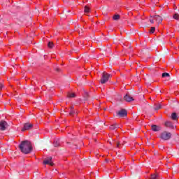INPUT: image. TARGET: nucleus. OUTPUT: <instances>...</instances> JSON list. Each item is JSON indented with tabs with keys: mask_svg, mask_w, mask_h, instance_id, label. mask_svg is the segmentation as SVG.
Returning <instances> with one entry per match:
<instances>
[{
	"mask_svg": "<svg viewBox=\"0 0 179 179\" xmlns=\"http://www.w3.org/2000/svg\"><path fill=\"white\" fill-rule=\"evenodd\" d=\"M20 150L22 153L25 155H29V153H31L33 150V147L31 146V143L29 141H22L19 145Z\"/></svg>",
	"mask_w": 179,
	"mask_h": 179,
	"instance_id": "obj_1",
	"label": "nucleus"
},
{
	"mask_svg": "<svg viewBox=\"0 0 179 179\" xmlns=\"http://www.w3.org/2000/svg\"><path fill=\"white\" fill-rule=\"evenodd\" d=\"M110 77H111L110 74L106 73V71L103 72L101 78V83L102 85L107 83V82H108V79H110Z\"/></svg>",
	"mask_w": 179,
	"mask_h": 179,
	"instance_id": "obj_2",
	"label": "nucleus"
},
{
	"mask_svg": "<svg viewBox=\"0 0 179 179\" xmlns=\"http://www.w3.org/2000/svg\"><path fill=\"white\" fill-rule=\"evenodd\" d=\"M161 139H163V141H169L171 138V133L164 131L161 133L160 134Z\"/></svg>",
	"mask_w": 179,
	"mask_h": 179,
	"instance_id": "obj_3",
	"label": "nucleus"
},
{
	"mask_svg": "<svg viewBox=\"0 0 179 179\" xmlns=\"http://www.w3.org/2000/svg\"><path fill=\"white\" fill-rule=\"evenodd\" d=\"M117 115L121 118H124V117H127V115H128V112L125 109H122L117 113Z\"/></svg>",
	"mask_w": 179,
	"mask_h": 179,
	"instance_id": "obj_4",
	"label": "nucleus"
},
{
	"mask_svg": "<svg viewBox=\"0 0 179 179\" xmlns=\"http://www.w3.org/2000/svg\"><path fill=\"white\" fill-rule=\"evenodd\" d=\"M6 128H8V122H6L5 120H1L0 122L1 131H6Z\"/></svg>",
	"mask_w": 179,
	"mask_h": 179,
	"instance_id": "obj_5",
	"label": "nucleus"
},
{
	"mask_svg": "<svg viewBox=\"0 0 179 179\" xmlns=\"http://www.w3.org/2000/svg\"><path fill=\"white\" fill-rule=\"evenodd\" d=\"M33 128V124L31 123H25L24 124V127L22 129V131H29V129H31Z\"/></svg>",
	"mask_w": 179,
	"mask_h": 179,
	"instance_id": "obj_6",
	"label": "nucleus"
},
{
	"mask_svg": "<svg viewBox=\"0 0 179 179\" xmlns=\"http://www.w3.org/2000/svg\"><path fill=\"white\" fill-rule=\"evenodd\" d=\"M43 164H49V166H54V163H52V157H48L43 161Z\"/></svg>",
	"mask_w": 179,
	"mask_h": 179,
	"instance_id": "obj_7",
	"label": "nucleus"
},
{
	"mask_svg": "<svg viewBox=\"0 0 179 179\" xmlns=\"http://www.w3.org/2000/svg\"><path fill=\"white\" fill-rule=\"evenodd\" d=\"M124 100L125 101H127V103H131V101H134V98L132 96H129V94H127L124 96Z\"/></svg>",
	"mask_w": 179,
	"mask_h": 179,
	"instance_id": "obj_8",
	"label": "nucleus"
},
{
	"mask_svg": "<svg viewBox=\"0 0 179 179\" xmlns=\"http://www.w3.org/2000/svg\"><path fill=\"white\" fill-rule=\"evenodd\" d=\"M164 125L166 128H169V129H174V125H173V122L170 121L165 122Z\"/></svg>",
	"mask_w": 179,
	"mask_h": 179,
	"instance_id": "obj_9",
	"label": "nucleus"
},
{
	"mask_svg": "<svg viewBox=\"0 0 179 179\" xmlns=\"http://www.w3.org/2000/svg\"><path fill=\"white\" fill-rule=\"evenodd\" d=\"M152 17L159 24L163 22V18L160 15H154Z\"/></svg>",
	"mask_w": 179,
	"mask_h": 179,
	"instance_id": "obj_10",
	"label": "nucleus"
},
{
	"mask_svg": "<svg viewBox=\"0 0 179 179\" xmlns=\"http://www.w3.org/2000/svg\"><path fill=\"white\" fill-rule=\"evenodd\" d=\"M152 130L154 131V132H157L158 131H160V127L156 125V124H152L151 126Z\"/></svg>",
	"mask_w": 179,
	"mask_h": 179,
	"instance_id": "obj_11",
	"label": "nucleus"
},
{
	"mask_svg": "<svg viewBox=\"0 0 179 179\" xmlns=\"http://www.w3.org/2000/svg\"><path fill=\"white\" fill-rule=\"evenodd\" d=\"M118 128V124H112L110 127V129H111L112 131H114L115 129H117Z\"/></svg>",
	"mask_w": 179,
	"mask_h": 179,
	"instance_id": "obj_12",
	"label": "nucleus"
},
{
	"mask_svg": "<svg viewBox=\"0 0 179 179\" xmlns=\"http://www.w3.org/2000/svg\"><path fill=\"white\" fill-rule=\"evenodd\" d=\"M150 179H160V178L159 177V176L157 174L153 173L151 175Z\"/></svg>",
	"mask_w": 179,
	"mask_h": 179,
	"instance_id": "obj_13",
	"label": "nucleus"
},
{
	"mask_svg": "<svg viewBox=\"0 0 179 179\" xmlns=\"http://www.w3.org/2000/svg\"><path fill=\"white\" fill-rule=\"evenodd\" d=\"M67 97L69 99H73L74 97H76V94L75 93H69Z\"/></svg>",
	"mask_w": 179,
	"mask_h": 179,
	"instance_id": "obj_14",
	"label": "nucleus"
},
{
	"mask_svg": "<svg viewBox=\"0 0 179 179\" xmlns=\"http://www.w3.org/2000/svg\"><path fill=\"white\" fill-rule=\"evenodd\" d=\"M160 108H162L161 104H155V105L154 110H155V111H157V110H160Z\"/></svg>",
	"mask_w": 179,
	"mask_h": 179,
	"instance_id": "obj_15",
	"label": "nucleus"
},
{
	"mask_svg": "<svg viewBox=\"0 0 179 179\" xmlns=\"http://www.w3.org/2000/svg\"><path fill=\"white\" fill-rule=\"evenodd\" d=\"M53 145L55 146V148H58V146H59V140L55 141L53 143Z\"/></svg>",
	"mask_w": 179,
	"mask_h": 179,
	"instance_id": "obj_16",
	"label": "nucleus"
},
{
	"mask_svg": "<svg viewBox=\"0 0 179 179\" xmlns=\"http://www.w3.org/2000/svg\"><path fill=\"white\" fill-rule=\"evenodd\" d=\"M120 15L115 14V15H113V20H120Z\"/></svg>",
	"mask_w": 179,
	"mask_h": 179,
	"instance_id": "obj_17",
	"label": "nucleus"
},
{
	"mask_svg": "<svg viewBox=\"0 0 179 179\" xmlns=\"http://www.w3.org/2000/svg\"><path fill=\"white\" fill-rule=\"evenodd\" d=\"M171 118L173 120V121H176L177 120V113H173L171 115Z\"/></svg>",
	"mask_w": 179,
	"mask_h": 179,
	"instance_id": "obj_18",
	"label": "nucleus"
},
{
	"mask_svg": "<svg viewBox=\"0 0 179 179\" xmlns=\"http://www.w3.org/2000/svg\"><path fill=\"white\" fill-rule=\"evenodd\" d=\"M162 78H170V73H163Z\"/></svg>",
	"mask_w": 179,
	"mask_h": 179,
	"instance_id": "obj_19",
	"label": "nucleus"
},
{
	"mask_svg": "<svg viewBox=\"0 0 179 179\" xmlns=\"http://www.w3.org/2000/svg\"><path fill=\"white\" fill-rule=\"evenodd\" d=\"M85 13H89L90 12V8L87 7V6H85V10H84Z\"/></svg>",
	"mask_w": 179,
	"mask_h": 179,
	"instance_id": "obj_20",
	"label": "nucleus"
},
{
	"mask_svg": "<svg viewBox=\"0 0 179 179\" xmlns=\"http://www.w3.org/2000/svg\"><path fill=\"white\" fill-rule=\"evenodd\" d=\"M48 47L49 48H52V47H54V43L52 42H48Z\"/></svg>",
	"mask_w": 179,
	"mask_h": 179,
	"instance_id": "obj_21",
	"label": "nucleus"
},
{
	"mask_svg": "<svg viewBox=\"0 0 179 179\" xmlns=\"http://www.w3.org/2000/svg\"><path fill=\"white\" fill-rule=\"evenodd\" d=\"M173 19H175L176 20H178V19H179V15L177 14V13H176V14H174V15H173Z\"/></svg>",
	"mask_w": 179,
	"mask_h": 179,
	"instance_id": "obj_22",
	"label": "nucleus"
},
{
	"mask_svg": "<svg viewBox=\"0 0 179 179\" xmlns=\"http://www.w3.org/2000/svg\"><path fill=\"white\" fill-rule=\"evenodd\" d=\"M155 30H156V28L154 27H152L150 30V33L153 34V33H155Z\"/></svg>",
	"mask_w": 179,
	"mask_h": 179,
	"instance_id": "obj_23",
	"label": "nucleus"
},
{
	"mask_svg": "<svg viewBox=\"0 0 179 179\" xmlns=\"http://www.w3.org/2000/svg\"><path fill=\"white\" fill-rule=\"evenodd\" d=\"M76 113H75V110H73V109H72V107H71V110L70 111V115H75Z\"/></svg>",
	"mask_w": 179,
	"mask_h": 179,
	"instance_id": "obj_24",
	"label": "nucleus"
},
{
	"mask_svg": "<svg viewBox=\"0 0 179 179\" xmlns=\"http://www.w3.org/2000/svg\"><path fill=\"white\" fill-rule=\"evenodd\" d=\"M3 88V85H2V83H0V90H2Z\"/></svg>",
	"mask_w": 179,
	"mask_h": 179,
	"instance_id": "obj_25",
	"label": "nucleus"
},
{
	"mask_svg": "<svg viewBox=\"0 0 179 179\" xmlns=\"http://www.w3.org/2000/svg\"><path fill=\"white\" fill-rule=\"evenodd\" d=\"M121 145V143H116V146L117 148H120V146Z\"/></svg>",
	"mask_w": 179,
	"mask_h": 179,
	"instance_id": "obj_26",
	"label": "nucleus"
},
{
	"mask_svg": "<svg viewBox=\"0 0 179 179\" xmlns=\"http://www.w3.org/2000/svg\"><path fill=\"white\" fill-rule=\"evenodd\" d=\"M150 23H152V24L155 23V21H154L153 19H150Z\"/></svg>",
	"mask_w": 179,
	"mask_h": 179,
	"instance_id": "obj_27",
	"label": "nucleus"
},
{
	"mask_svg": "<svg viewBox=\"0 0 179 179\" xmlns=\"http://www.w3.org/2000/svg\"><path fill=\"white\" fill-rule=\"evenodd\" d=\"M56 71H57V72H61V70H60L59 68H57V69H56Z\"/></svg>",
	"mask_w": 179,
	"mask_h": 179,
	"instance_id": "obj_28",
	"label": "nucleus"
},
{
	"mask_svg": "<svg viewBox=\"0 0 179 179\" xmlns=\"http://www.w3.org/2000/svg\"><path fill=\"white\" fill-rule=\"evenodd\" d=\"M76 52H78V50H75Z\"/></svg>",
	"mask_w": 179,
	"mask_h": 179,
	"instance_id": "obj_29",
	"label": "nucleus"
},
{
	"mask_svg": "<svg viewBox=\"0 0 179 179\" xmlns=\"http://www.w3.org/2000/svg\"><path fill=\"white\" fill-rule=\"evenodd\" d=\"M86 96L87 97V93H86Z\"/></svg>",
	"mask_w": 179,
	"mask_h": 179,
	"instance_id": "obj_30",
	"label": "nucleus"
}]
</instances>
